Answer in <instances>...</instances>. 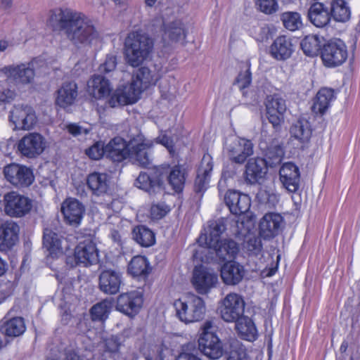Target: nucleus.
Here are the masks:
<instances>
[{
    "label": "nucleus",
    "mask_w": 360,
    "mask_h": 360,
    "mask_svg": "<svg viewBox=\"0 0 360 360\" xmlns=\"http://www.w3.org/2000/svg\"><path fill=\"white\" fill-rule=\"evenodd\" d=\"M63 129L75 137H83L91 131L92 126L89 124L70 122L65 124Z\"/></svg>",
    "instance_id": "nucleus-46"
},
{
    "label": "nucleus",
    "mask_w": 360,
    "mask_h": 360,
    "mask_svg": "<svg viewBox=\"0 0 360 360\" xmlns=\"http://www.w3.org/2000/svg\"><path fill=\"white\" fill-rule=\"evenodd\" d=\"M65 360H81L79 355L75 351H68L66 354Z\"/></svg>",
    "instance_id": "nucleus-63"
},
{
    "label": "nucleus",
    "mask_w": 360,
    "mask_h": 360,
    "mask_svg": "<svg viewBox=\"0 0 360 360\" xmlns=\"http://www.w3.org/2000/svg\"><path fill=\"white\" fill-rule=\"evenodd\" d=\"M225 202L231 212L236 215L245 213L250 207L249 196L236 191H229L225 195Z\"/></svg>",
    "instance_id": "nucleus-30"
},
{
    "label": "nucleus",
    "mask_w": 360,
    "mask_h": 360,
    "mask_svg": "<svg viewBox=\"0 0 360 360\" xmlns=\"http://www.w3.org/2000/svg\"><path fill=\"white\" fill-rule=\"evenodd\" d=\"M243 248L250 255H258L262 248L260 238L255 235H248L244 242Z\"/></svg>",
    "instance_id": "nucleus-49"
},
{
    "label": "nucleus",
    "mask_w": 360,
    "mask_h": 360,
    "mask_svg": "<svg viewBox=\"0 0 360 360\" xmlns=\"http://www.w3.org/2000/svg\"><path fill=\"white\" fill-rule=\"evenodd\" d=\"M156 174L162 181L165 175H167V180L172 188L176 191H181L184 186L186 176L185 170L179 165L172 167L169 166H160L156 168Z\"/></svg>",
    "instance_id": "nucleus-25"
},
{
    "label": "nucleus",
    "mask_w": 360,
    "mask_h": 360,
    "mask_svg": "<svg viewBox=\"0 0 360 360\" xmlns=\"http://www.w3.org/2000/svg\"><path fill=\"white\" fill-rule=\"evenodd\" d=\"M1 205L5 214L15 218L25 216L32 208V200L16 191L6 193L3 197Z\"/></svg>",
    "instance_id": "nucleus-11"
},
{
    "label": "nucleus",
    "mask_w": 360,
    "mask_h": 360,
    "mask_svg": "<svg viewBox=\"0 0 360 360\" xmlns=\"http://www.w3.org/2000/svg\"><path fill=\"white\" fill-rule=\"evenodd\" d=\"M117 66V57L113 54L107 55L104 62L99 66V71L108 74L115 70Z\"/></svg>",
    "instance_id": "nucleus-54"
},
{
    "label": "nucleus",
    "mask_w": 360,
    "mask_h": 360,
    "mask_svg": "<svg viewBox=\"0 0 360 360\" xmlns=\"http://www.w3.org/2000/svg\"><path fill=\"white\" fill-rule=\"evenodd\" d=\"M6 179L15 186H29L34 181L32 170L26 166L19 164H10L4 169Z\"/></svg>",
    "instance_id": "nucleus-18"
},
{
    "label": "nucleus",
    "mask_w": 360,
    "mask_h": 360,
    "mask_svg": "<svg viewBox=\"0 0 360 360\" xmlns=\"http://www.w3.org/2000/svg\"><path fill=\"white\" fill-rule=\"evenodd\" d=\"M61 212L66 222L77 226L81 223L84 207L78 200L69 198L62 203Z\"/></svg>",
    "instance_id": "nucleus-28"
},
{
    "label": "nucleus",
    "mask_w": 360,
    "mask_h": 360,
    "mask_svg": "<svg viewBox=\"0 0 360 360\" xmlns=\"http://www.w3.org/2000/svg\"><path fill=\"white\" fill-rule=\"evenodd\" d=\"M86 155L92 160H99L105 154V146L102 141H97L86 150Z\"/></svg>",
    "instance_id": "nucleus-51"
},
{
    "label": "nucleus",
    "mask_w": 360,
    "mask_h": 360,
    "mask_svg": "<svg viewBox=\"0 0 360 360\" xmlns=\"http://www.w3.org/2000/svg\"><path fill=\"white\" fill-rule=\"evenodd\" d=\"M347 58V47L340 39L332 40L323 46L321 58L327 67H335L342 64Z\"/></svg>",
    "instance_id": "nucleus-17"
},
{
    "label": "nucleus",
    "mask_w": 360,
    "mask_h": 360,
    "mask_svg": "<svg viewBox=\"0 0 360 360\" xmlns=\"http://www.w3.org/2000/svg\"><path fill=\"white\" fill-rule=\"evenodd\" d=\"M224 150L232 161L242 164L253 154V145L248 139L232 136L226 139Z\"/></svg>",
    "instance_id": "nucleus-12"
},
{
    "label": "nucleus",
    "mask_w": 360,
    "mask_h": 360,
    "mask_svg": "<svg viewBox=\"0 0 360 360\" xmlns=\"http://www.w3.org/2000/svg\"><path fill=\"white\" fill-rule=\"evenodd\" d=\"M266 114L270 123L277 129L284 121L285 101L279 94L268 96L265 101Z\"/></svg>",
    "instance_id": "nucleus-19"
},
{
    "label": "nucleus",
    "mask_w": 360,
    "mask_h": 360,
    "mask_svg": "<svg viewBox=\"0 0 360 360\" xmlns=\"http://www.w3.org/2000/svg\"><path fill=\"white\" fill-rule=\"evenodd\" d=\"M7 264L0 257V276H1L6 271Z\"/></svg>",
    "instance_id": "nucleus-64"
},
{
    "label": "nucleus",
    "mask_w": 360,
    "mask_h": 360,
    "mask_svg": "<svg viewBox=\"0 0 360 360\" xmlns=\"http://www.w3.org/2000/svg\"><path fill=\"white\" fill-rule=\"evenodd\" d=\"M86 90L94 99L103 100L110 95L112 85L103 76L94 75L88 80Z\"/></svg>",
    "instance_id": "nucleus-26"
},
{
    "label": "nucleus",
    "mask_w": 360,
    "mask_h": 360,
    "mask_svg": "<svg viewBox=\"0 0 360 360\" xmlns=\"http://www.w3.org/2000/svg\"><path fill=\"white\" fill-rule=\"evenodd\" d=\"M11 284L0 285V303H1L11 293Z\"/></svg>",
    "instance_id": "nucleus-61"
},
{
    "label": "nucleus",
    "mask_w": 360,
    "mask_h": 360,
    "mask_svg": "<svg viewBox=\"0 0 360 360\" xmlns=\"http://www.w3.org/2000/svg\"><path fill=\"white\" fill-rule=\"evenodd\" d=\"M295 51V45L290 37L282 35L276 37L269 46V53L278 61L289 59Z\"/></svg>",
    "instance_id": "nucleus-24"
},
{
    "label": "nucleus",
    "mask_w": 360,
    "mask_h": 360,
    "mask_svg": "<svg viewBox=\"0 0 360 360\" xmlns=\"http://www.w3.org/2000/svg\"><path fill=\"white\" fill-rule=\"evenodd\" d=\"M8 122L13 130L30 131L35 127L38 118L31 105L17 104L9 112Z\"/></svg>",
    "instance_id": "nucleus-9"
},
{
    "label": "nucleus",
    "mask_w": 360,
    "mask_h": 360,
    "mask_svg": "<svg viewBox=\"0 0 360 360\" xmlns=\"http://www.w3.org/2000/svg\"><path fill=\"white\" fill-rule=\"evenodd\" d=\"M58 22L66 38L78 49H96L103 41L102 34L94 21L82 13L70 10L52 11L49 23Z\"/></svg>",
    "instance_id": "nucleus-1"
},
{
    "label": "nucleus",
    "mask_w": 360,
    "mask_h": 360,
    "mask_svg": "<svg viewBox=\"0 0 360 360\" xmlns=\"http://www.w3.org/2000/svg\"><path fill=\"white\" fill-rule=\"evenodd\" d=\"M86 183L93 195L104 196L110 191V177L106 173L92 172L86 176Z\"/></svg>",
    "instance_id": "nucleus-27"
},
{
    "label": "nucleus",
    "mask_w": 360,
    "mask_h": 360,
    "mask_svg": "<svg viewBox=\"0 0 360 360\" xmlns=\"http://www.w3.org/2000/svg\"><path fill=\"white\" fill-rule=\"evenodd\" d=\"M176 315L185 323H191L202 320L206 313L204 300L198 295L189 293L181 296L174 302Z\"/></svg>",
    "instance_id": "nucleus-6"
},
{
    "label": "nucleus",
    "mask_w": 360,
    "mask_h": 360,
    "mask_svg": "<svg viewBox=\"0 0 360 360\" xmlns=\"http://www.w3.org/2000/svg\"><path fill=\"white\" fill-rule=\"evenodd\" d=\"M111 306V302L108 300H104L95 304L91 309L92 319L94 321L105 320L110 313Z\"/></svg>",
    "instance_id": "nucleus-48"
},
{
    "label": "nucleus",
    "mask_w": 360,
    "mask_h": 360,
    "mask_svg": "<svg viewBox=\"0 0 360 360\" xmlns=\"http://www.w3.org/2000/svg\"><path fill=\"white\" fill-rule=\"evenodd\" d=\"M153 49L152 40L146 34L133 32L128 34L124 41V57L127 63L136 68L150 57Z\"/></svg>",
    "instance_id": "nucleus-5"
},
{
    "label": "nucleus",
    "mask_w": 360,
    "mask_h": 360,
    "mask_svg": "<svg viewBox=\"0 0 360 360\" xmlns=\"http://www.w3.org/2000/svg\"><path fill=\"white\" fill-rule=\"evenodd\" d=\"M74 255L76 262L84 266L95 264L99 259L98 250L90 239L80 242L75 248Z\"/></svg>",
    "instance_id": "nucleus-21"
},
{
    "label": "nucleus",
    "mask_w": 360,
    "mask_h": 360,
    "mask_svg": "<svg viewBox=\"0 0 360 360\" xmlns=\"http://www.w3.org/2000/svg\"><path fill=\"white\" fill-rule=\"evenodd\" d=\"M281 19L285 27L290 31H295L302 25L301 16L297 12H285Z\"/></svg>",
    "instance_id": "nucleus-47"
},
{
    "label": "nucleus",
    "mask_w": 360,
    "mask_h": 360,
    "mask_svg": "<svg viewBox=\"0 0 360 360\" xmlns=\"http://www.w3.org/2000/svg\"><path fill=\"white\" fill-rule=\"evenodd\" d=\"M245 307L243 297L238 293L230 292L219 302L218 311L224 321L235 323L245 316Z\"/></svg>",
    "instance_id": "nucleus-10"
},
{
    "label": "nucleus",
    "mask_w": 360,
    "mask_h": 360,
    "mask_svg": "<svg viewBox=\"0 0 360 360\" xmlns=\"http://www.w3.org/2000/svg\"><path fill=\"white\" fill-rule=\"evenodd\" d=\"M225 229L224 219L210 221L198 239L202 248L209 252L213 250L221 259L233 258L239 250L238 245L234 240L222 238L221 235Z\"/></svg>",
    "instance_id": "nucleus-4"
},
{
    "label": "nucleus",
    "mask_w": 360,
    "mask_h": 360,
    "mask_svg": "<svg viewBox=\"0 0 360 360\" xmlns=\"http://www.w3.org/2000/svg\"><path fill=\"white\" fill-rule=\"evenodd\" d=\"M198 348L206 356L218 359L224 354L222 342L217 335V327L210 321H205L200 328Z\"/></svg>",
    "instance_id": "nucleus-8"
},
{
    "label": "nucleus",
    "mask_w": 360,
    "mask_h": 360,
    "mask_svg": "<svg viewBox=\"0 0 360 360\" xmlns=\"http://www.w3.org/2000/svg\"><path fill=\"white\" fill-rule=\"evenodd\" d=\"M283 155V147L279 144H276L268 147L266 150V157L269 160V162L266 160L259 158L250 159L245 166L244 174L245 181L250 184L259 182L266 173L267 164L273 165L279 163Z\"/></svg>",
    "instance_id": "nucleus-7"
},
{
    "label": "nucleus",
    "mask_w": 360,
    "mask_h": 360,
    "mask_svg": "<svg viewBox=\"0 0 360 360\" xmlns=\"http://www.w3.org/2000/svg\"><path fill=\"white\" fill-rule=\"evenodd\" d=\"M34 63L35 60H32L29 63L11 65L3 68L1 71L10 82L16 85L30 84L35 76Z\"/></svg>",
    "instance_id": "nucleus-14"
},
{
    "label": "nucleus",
    "mask_w": 360,
    "mask_h": 360,
    "mask_svg": "<svg viewBox=\"0 0 360 360\" xmlns=\"http://www.w3.org/2000/svg\"><path fill=\"white\" fill-rule=\"evenodd\" d=\"M279 259H280V256L278 255L276 263L274 265H272L270 267H269L268 269H266L263 271L262 274L265 276H269V277L272 276L273 275H274L276 274V272L278 269V266Z\"/></svg>",
    "instance_id": "nucleus-62"
},
{
    "label": "nucleus",
    "mask_w": 360,
    "mask_h": 360,
    "mask_svg": "<svg viewBox=\"0 0 360 360\" xmlns=\"http://www.w3.org/2000/svg\"><path fill=\"white\" fill-rule=\"evenodd\" d=\"M153 145V141L141 134L131 138L127 143L121 137H115L105 146V154L114 162L128 158L134 163L146 167L151 161L150 150Z\"/></svg>",
    "instance_id": "nucleus-2"
},
{
    "label": "nucleus",
    "mask_w": 360,
    "mask_h": 360,
    "mask_svg": "<svg viewBox=\"0 0 360 360\" xmlns=\"http://www.w3.org/2000/svg\"><path fill=\"white\" fill-rule=\"evenodd\" d=\"M235 323L236 330L241 338L250 342L257 339V330L250 318L244 316Z\"/></svg>",
    "instance_id": "nucleus-39"
},
{
    "label": "nucleus",
    "mask_w": 360,
    "mask_h": 360,
    "mask_svg": "<svg viewBox=\"0 0 360 360\" xmlns=\"http://www.w3.org/2000/svg\"><path fill=\"white\" fill-rule=\"evenodd\" d=\"M134 185L141 190L151 193L160 189L163 181L158 175L157 176L155 169L152 176L145 172H141L136 179Z\"/></svg>",
    "instance_id": "nucleus-37"
},
{
    "label": "nucleus",
    "mask_w": 360,
    "mask_h": 360,
    "mask_svg": "<svg viewBox=\"0 0 360 360\" xmlns=\"http://www.w3.org/2000/svg\"><path fill=\"white\" fill-rule=\"evenodd\" d=\"M331 15L336 21H347L351 15L348 4L345 0H333L331 2Z\"/></svg>",
    "instance_id": "nucleus-44"
},
{
    "label": "nucleus",
    "mask_w": 360,
    "mask_h": 360,
    "mask_svg": "<svg viewBox=\"0 0 360 360\" xmlns=\"http://www.w3.org/2000/svg\"><path fill=\"white\" fill-rule=\"evenodd\" d=\"M47 146L44 136L38 132H30L21 138L18 143V149L22 155L34 158L41 155Z\"/></svg>",
    "instance_id": "nucleus-15"
},
{
    "label": "nucleus",
    "mask_w": 360,
    "mask_h": 360,
    "mask_svg": "<svg viewBox=\"0 0 360 360\" xmlns=\"http://www.w3.org/2000/svg\"><path fill=\"white\" fill-rule=\"evenodd\" d=\"M245 269L243 266L236 262H227L221 268V278L228 285H236L243 278Z\"/></svg>",
    "instance_id": "nucleus-32"
},
{
    "label": "nucleus",
    "mask_w": 360,
    "mask_h": 360,
    "mask_svg": "<svg viewBox=\"0 0 360 360\" xmlns=\"http://www.w3.org/2000/svg\"><path fill=\"white\" fill-rule=\"evenodd\" d=\"M175 360H202L201 358L196 354H193L188 352H181Z\"/></svg>",
    "instance_id": "nucleus-59"
},
{
    "label": "nucleus",
    "mask_w": 360,
    "mask_h": 360,
    "mask_svg": "<svg viewBox=\"0 0 360 360\" xmlns=\"http://www.w3.org/2000/svg\"><path fill=\"white\" fill-rule=\"evenodd\" d=\"M143 304V292L141 289L120 294L117 300V309L129 317L135 316Z\"/></svg>",
    "instance_id": "nucleus-16"
},
{
    "label": "nucleus",
    "mask_w": 360,
    "mask_h": 360,
    "mask_svg": "<svg viewBox=\"0 0 360 360\" xmlns=\"http://www.w3.org/2000/svg\"><path fill=\"white\" fill-rule=\"evenodd\" d=\"M5 335L9 337H18L24 333L26 330L24 319L21 317H14L5 321L2 326Z\"/></svg>",
    "instance_id": "nucleus-41"
},
{
    "label": "nucleus",
    "mask_w": 360,
    "mask_h": 360,
    "mask_svg": "<svg viewBox=\"0 0 360 360\" xmlns=\"http://www.w3.org/2000/svg\"><path fill=\"white\" fill-rule=\"evenodd\" d=\"M120 342L117 337H111L106 340L105 347L106 349L110 352H116L120 348Z\"/></svg>",
    "instance_id": "nucleus-58"
},
{
    "label": "nucleus",
    "mask_w": 360,
    "mask_h": 360,
    "mask_svg": "<svg viewBox=\"0 0 360 360\" xmlns=\"http://www.w3.org/2000/svg\"><path fill=\"white\" fill-rule=\"evenodd\" d=\"M228 360H250L245 347L238 342L231 345Z\"/></svg>",
    "instance_id": "nucleus-50"
},
{
    "label": "nucleus",
    "mask_w": 360,
    "mask_h": 360,
    "mask_svg": "<svg viewBox=\"0 0 360 360\" xmlns=\"http://www.w3.org/2000/svg\"><path fill=\"white\" fill-rule=\"evenodd\" d=\"M169 207L164 202L154 204L150 208V216L153 219H160L164 217L169 212Z\"/></svg>",
    "instance_id": "nucleus-53"
},
{
    "label": "nucleus",
    "mask_w": 360,
    "mask_h": 360,
    "mask_svg": "<svg viewBox=\"0 0 360 360\" xmlns=\"http://www.w3.org/2000/svg\"><path fill=\"white\" fill-rule=\"evenodd\" d=\"M257 6L260 11L266 14H272L278 9L276 0H257Z\"/></svg>",
    "instance_id": "nucleus-52"
},
{
    "label": "nucleus",
    "mask_w": 360,
    "mask_h": 360,
    "mask_svg": "<svg viewBox=\"0 0 360 360\" xmlns=\"http://www.w3.org/2000/svg\"><path fill=\"white\" fill-rule=\"evenodd\" d=\"M15 95V92L9 89L0 91V102H10L14 99Z\"/></svg>",
    "instance_id": "nucleus-60"
},
{
    "label": "nucleus",
    "mask_w": 360,
    "mask_h": 360,
    "mask_svg": "<svg viewBox=\"0 0 360 360\" xmlns=\"http://www.w3.org/2000/svg\"><path fill=\"white\" fill-rule=\"evenodd\" d=\"M308 17L311 22L317 27H323L330 20V14L328 8L319 2L312 4L308 12Z\"/></svg>",
    "instance_id": "nucleus-38"
},
{
    "label": "nucleus",
    "mask_w": 360,
    "mask_h": 360,
    "mask_svg": "<svg viewBox=\"0 0 360 360\" xmlns=\"http://www.w3.org/2000/svg\"><path fill=\"white\" fill-rule=\"evenodd\" d=\"M323 39L317 35L306 36L301 42L303 52L308 56H316L319 53Z\"/></svg>",
    "instance_id": "nucleus-43"
},
{
    "label": "nucleus",
    "mask_w": 360,
    "mask_h": 360,
    "mask_svg": "<svg viewBox=\"0 0 360 360\" xmlns=\"http://www.w3.org/2000/svg\"><path fill=\"white\" fill-rule=\"evenodd\" d=\"M20 227L13 221H6L0 225V250L12 248L18 241Z\"/></svg>",
    "instance_id": "nucleus-29"
},
{
    "label": "nucleus",
    "mask_w": 360,
    "mask_h": 360,
    "mask_svg": "<svg viewBox=\"0 0 360 360\" xmlns=\"http://www.w3.org/2000/svg\"><path fill=\"white\" fill-rule=\"evenodd\" d=\"M134 239L141 246L150 247L155 243V234L149 229L139 226L134 229Z\"/></svg>",
    "instance_id": "nucleus-45"
},
{
    "label": "nucleus",
    "mask_w": 360,
    "mask_h": 360,
    "mask_svg": "<svg viewBox=\"0 0 360 360\" xmlns=\"http://www.w3.org/2000/svg\"><path fill=\"white\" fill-rule=\"evenodd\" d=\"M335 99L334 91L329 88H322L316 94L311 107L312 111L318 115H323Z\"/></svg>",
    "instance_id": "nucleus-36"
},
{
    "label": "nucleus",
    "mask_w": 360,
    "mask_h": 360,
    "mask_svg": "<svg viewBox=\"0 0 360 360\" xmlns=\"http://www.w3.org/2000/svg\"><path fill=\"white\" fill-rule=\"evenodd\" d=\"M259 33L255 37L256 39L259 41L267 40L271 35L270 28L267 25L261 26L258 28Z\"/></svg>",
    "instance_id": "nucleus-57"
},
{
    "label": "nucleus",
    "mask_w": 360,
    "mask_h": 360,
    "mask_svg": "<svg viewBox=\"0 0 360 360\" xmlns=\"http://www.w3.org/2000/svg\"><path fill=\"white\" fill-rule=\"evenodd\" d=\"M191 284L200 295H206L217 287L218 275L213 270L203 265L196 266L192 274Z\"/></svg>",
    "instance_id": "nucleus-13"
},
{
    "label": "nucleus",
    "mask_w": 360,
    "mask_h": 360,
    "mask_svg": "<svg viewBox=\"0 0 360 360\" xmlns=\"http://www.w3.org/2000/svg\"><path fill=\"white\" fill-rule=\"evenodd\" d=\"M67 241L62 240L56 233L49 229L44 232V247L48 250L52 257H58L62 255L64 249H68Z\"/></svg>",
    "instance_id": "nucleus-34"
},
{
    "label": "nucleus",
    "mask_w": 360,
    "mask_h": 360,
    "mask_svg": "<svg viewBox=\"0 0 360 360\" xmlns=\"http://www.w3.org/2000/svg\"><path fill=\"white\" fill-rule=\"evenodd\" d=\"M127 272L134 278H146L150 273L147 259L140 255L134 257L128 264Z\"/></svg>",
    "instance_id": "nucleus-40"
},
{
    "label": "nucleus",
    "mask_w": 360,
    "mask_h": 360,
    "mask_svg": "<svg viewBox=\"0 0 360 360\" xmlns=\"http://www.w3.org/2000/svg\"><path fill=\"white\" fill-rule=\"evenodd\" d=\"M284 227V219L276 212H268L263 216L259 224V235L264 239L278 236Z\"/></svg>",
    "instance_id": "nucleus-20"
},
{
    "label": "nucleus",
    "mask_w": 360,
    "mask_h": 360,
    "mask_svg": "<svg viewBox=\"0 0 360 360\" xmlns=\"http://www.w3.org/2000/svg\"><path fill=\"white\" fill-rule=\"evenodd\" d=\"M123 284L122 273L117 269L103 271L99 276V288L108 295H115Z\"/></svg>",
    "instance_id": "nucleus-23"
},
{
    "label": "nucleus",
    "mask_w": 360,
    "mask_h": 360,
    "mask_svg": "<svg viewBox=\"0 0 360 360\" xmlns=\"http://www.w3.org/2000/svg\"><path fill=\"white\" fill-rule=\"evenodd\" d=\"M280 179L284 187L290 192H295L299 188L300 173L297 167L287 162L283 165L279 171Z\"/></svg>",
    "instance_id": "nucleus-33"
},
{
    "label": "nucleus",
    "mask_w": 360,
    "mask_h": 360,
    "mask_svg": "<svg viewBox=\"0 0 360 360\" xmlns=\"http://www.w3.org/2000/svg\"><path fill=\"white\" fill-rule=\"evenodd\" d=\"M252 81V74L250 68L246 66L244 71H241L237 78V84L240 89L248 87Z\"/></svg>",
    "instance_id": "nucleus-55"
},
{
    "label": "nucleus",
    "mask_w": 360,
    "mask_h": 360,
    "mask_svg": "<svg viewBox=\"0 0 360 360\" xmlns=\"http://www.w3.org/2000/svg\"><path fill=\"white\" fill-rule=\"evenodd\" d=\"M311 134L309 123L305 120H297L290 128L291 136L302 143L308 141Z\"/></svg>",
    "instance_id": "nucleus-42"
},
{
    "label": "nucleus",
    "mask_w": 360,
    "mask_h": 360,
    "mask_svg": "<svg viewBox=\"0 0 360 360\" xmlns=\"http://www.w3.org/2000/svg\"><path fill=\"white\" fill-rule=\"evenodd\" d=\"M187 36V26L183 19H176L164 24L162 41L165 46L171 43H184Z\"/></svg>",
    "instance_id": "nucleus-22"
},
{
    "label": "nucleus",
    "mask_w": 360,
    "mask_h": 360,
    "mask_svg": "<svg viewBox=\"0 0 360 360\" xmlns=\"http://www.w3.org/2000/svg\"><path fill=\"white\" fill-rule=\"evenodd\" d=\"M161 77L160 70L155 67H141L134 74L130 84L120 85L110 95L109 105L115 108L136 103L141 94L155 86Z\"/></svg>",
    "instance_id": "nucleus-3"
},
{
    "label": "nucleus",
    "mask_w": 360,
    "mask_h": 360,
    "mask_svg": "<svg viewBox=\"0 0 360 360\" xmlns=\"http://www.w3.org/2000/svg\"><path fill=\"white\" fill-rule=\"evenodd\" d=\"M166 132L167 131L163 133L162 130H161L160 134L156 138L155 142L162 145L170 153H172L174 152V142L172 139L168 136Z\"/></svg>",
    "instance_id": "nucleus-56"
},
{
    "label": "nucleus",
    "mask_w": 360,
    "mask_h": 360,
    "mask_svg": "<svg viewBox=\"0 0 360 360\" xmlns=\"http://www.w3.org/2000/svg\"><path fill=\"white\" fill-rule=\"evenodd\" d=\"M212 169V158L210 154H205L200 162L195 181V188L197 192H201L207 188L211 179Z\"/></svg>",
    "instance_id": "nucleus-31"
},
{
    "label": "nucleus",
    "mask_w": 360,
    "mask_h": 360,
    "mask_svg": "<svg viewBox=\"0 0 360 360\" xmlns=\"http://www.w3.org/2000/svg\"><path fill=\"white\" fill-rule=\"evenodd\" d=\"M77 97V86L75 82L64 83L56 92V104L66 108L74 104Z\"/></svg>",
    "instance_id": "nucleus-35"
}]
</instances>
